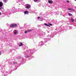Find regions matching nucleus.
<instances>
[{
	"mask_svg": "<svg viewBox=\"0 0 76 76\" xmlns=\"http://www.w3.org/2000/svg\"><path fill=\"white\" fill-rule=\"evenodd\" d=\"M39 18H40V19H41L40 17H37V19H39Z\"/></svg>",
	"mask_w": 76,
	"mask_h": 76,
	"instance_id": "nucleus-18",
	"label": "nucleus"
},
{
	"mask_svg": "<svg viewBox=\"0 0 76 76\" xmlns=\"http://www.w3.org/2000/svg\"><path fill=\"white\" fill-rule=\"evenodd\" d=\"M66 2H67V3H70V1H66Z\"/></svg>",
	"mask_w": 76,
	"mask_h": 76,
	"instance_id": "nucleus-17",
	"label": "nucleus"
},
{
	"mask_svg": "<svg viewBox=\"0 0 76 76\" xmlns=\"http://www.w3.org/2000/svg\"><path fill=\"white\" fill-rule=\"evenodd\" d=\"M28 57H29V56L27 57V58H28Z\"/></svg>",
	"mask_w": 76,
	"mask_h": 76,
	"instance_id": "nucleus-23",
	"label": "nucleus"
},
{
	"mask_svg": "<svg viewBox=\"0 0 76 76\" xmlns=\"http://www.w3.org/2000/svg\"><path fill=\"white\" fill-rule=\"evenodd\" d=\"M3 1L5 2V3H6V0H4Z\"/></svg>",
	"mask_w": 76,
	"mask_h": 76,
	"instance_id": "nucleus-16",
	"label": "nucleus"
},
{
	"mask_svg": "<svg viewBox=\"0 0 76 76\" xmlns=\"http://www.w3.org/2000/svg\"><path fill=\"white\" fill-rule=\"evenodd\" d=\"M48 24L50 26H53V24H52L49 23Z\"/></svg>",
	"mask_w": 76,
	"mask_h": 76,
	"instance_id": "nucleus-14",
	"label": "nucleus"
},
{
	"mask_svg": "<svg viewBox=\"0 0 76 76\" xmlns=\"http://www.w3.org/2000/svg\"><path fill=\"white\" fill-rule=\"evenodd\" d=\"M3 5V3L1 2H0V7H2Z\"/></svg>",
	"mask_w": 76,
	"mask_h": 76,
	"instance_id": "nucleus-4",
	"label": "nucleus"
},
{
	"mask_svg": "<svg viewBox=\"0 0 76 76\" xmlns=\"http://www.w3.org/2000/svg\"><path fill=\"white\" fill-rule=\"evenodd\" d=\"M71 20L72 22H73L74 21H75V20H74L73 19V18H72L71 19Z\"/></svg>",
	"mask_w": 76,
	"mask_h": 76,
	"instance_id": "nucleus-8",
	"label": "nucleus"
},
{
	"mask_svg": "<svg viewBox=\"0 0 76 76\" xmlns=\"http://www.w3.org/2000/svg\"><path fill=\"white\" fill-rule=\"evenodd\" d=\"M48 2L50 4H52V3H53V1H52L49 0L48 1Z\"/></svg>",
	"mask_w": 76,
	"mask_h": 76,
	"instance_id": "nucleus-3",
	"label": "nucleus"
},
{
	"mask_svg": "<svg viewBox=\"0 0 76 76\" xmlns=\"http://www.w3.org/2000/svg\"><path fill=\"white\" fill-rule=\"evenodd\" d=\"M14 33L15 35H16L17 34V30H15L14 31Z\"/></svg>",
	"mask_w": 76,
	"mask_h": 76,
	"instance_id": "nucleus-6",
	"label": "nucleus"
},
{
	"mask_svg": "<svg viewBox=\"0 0 76 76\" xmlns=\"http://www.w3.org/2000/svg\"><path fill=\"white\" fill-rule=\"evenodd\" d=\"M39 0H34V1L35 2H37V1H38Z\"/></svg>",
	"mask_w": 76,
	"mask_h": 76,
	"instance_id": "nucleus-15",
	"label": "nucleus"
},
{
	"mask_svg": "<svg viewBox=\"0 0 76 76\" xmlns=\"http://www.w3.org/2000/svg\"><path fill=\"white\" fill-rule=\"evenodd\" d=\"M13 64H17V62H16L14 61L13 62Z\"/></svg>",
	"mask_w": 76,
	"mask_h": 76,
	"instance_id": "nucleus-13",
	"label": "nucleus"
},
{
	"mask_svg": "<svg viewBox=\"0 0 76 76\" xmlns=\"http://www.w3.org/2000/svg\"><path fill=\"white\" fill-rule=\"evenodd\" d=\"M1 15V12H0V15Z\"/></svg>",
	"mask_w": 76,
	"mask_h": 76,
	"instance_id": "nucleus-22",
	"label": "nucleus"
},
{
	"mask_svg": "<svg viewBox=\"0 0 76 76\" xmlns=\"http://www.w3.org/2000/svg\"><path fill=\"white\" fill-rule=\"evenodd\" d=\"M68 10H73V9L71 8H69L68 9Z\"/></svg>",
	"mask_w": 76,
	"mask_h": 76,
	"instance_id": "nucleus-11",
	"label": "nucleus"
},
{
	"mask_svg": "<svg viewBox=\"0 0 76 76\" xmlns=\"http://www.w3.org/2000/svg\"><path fill=\"white\" fill-rule=\"evenodd\" d=\"M24 13L25 14H29V12L27 11H24Z\"/></svg>",
	"mask_w": 76,
	"mask_h": 76,
	"instance_id": "nucleus-5",
	"label": "nucleus"
},
{
	"mask_svg": "<svg viewBox=\"0 0 76 76\" xmlns=\"http://www.w3.org/2000/svg\"><path fill=\"white\" fill-rule=\"evenodd\" d=\"M68 15L69 16H72V14H71L70 13H69L68 14Z\"/></svg>",
	"mask_w": 76,
	"mask_h": 76,
	"instance_id": "nucleus-12",
	"label": "nucleus"
},
{
	"mask_svg": "<svg viewBox=\"0 0 76 76\" xmlns=\"http://www.w3.org/2000/svg\"><path fill=\"white\" fill-rule=\"evenodd\" d=\"M75 1H76V0H75Z\"/></svg>",
	"mask_w": 76,
	"mask_h": 76,
	"instance_id": "nucleus-24",
	"label": "nucleus"
},
{
	"mask_svg": "<svg viewBox=\"0 0 76 76\" xmlns=\"http://www.w3.org/2000/svg\"><path fill=\"white\" fill-rule=\"evenodd\" d=\"M3 8L2 7L0 8V9H2Z\"/></svg>",
	"mask_w": 76,
	"mask_h": 76,
	"instance_id": "nucleus-21",
	"label": "nucleus"
},
{
	"mask_svg": "<svg viewBox=\"0 0 76 76\" xmlns=\"http://www.w3.org/2000/svg\"><path fill=\"white\" fill-rule=\"evenodd\" d=\"M10 27L11 28H16L17 27V24L15 23H13L11 24Z\"/></svg>",
	"mask_w": 76,
	"mask_h": 76,
	"instance_id": "nucleus-1",
	"label": "nucleus"
},
{
	"mask_svg": "<svg viewBox=\"0 0 76 76\" xmlns=\"http://www.w3.org/2000/svg\"><path fill=\"white\" fill-rule=\"evenodd\" d=\"M27 32H27V31H25V33H27Z\"/></svg>",
	"mask_w": 76,
	"mask_h": 76,
	"instance_id": "nucleus-19",
	"label": "nucleus"
},
{
	"mask_svg": "<svg viewBox=\"0 0 76 76\" xmlns=\"http://www.w3.org/2000/svg\"><path fill=\"white\" fill-rule=\"evenodd\" d=\"M31 7V5L29 4H27L26 5V9H29V8Z\"/></svg>",
	"mask_w": 76,
	"mask_h": 76,
	"instance_id": "nucleus-2",
	"label": "nucleus"
},
{
	"mask_svg": "<svg viewBox=\"0 0 76 76\" xmlns=\"http://www.w3.org/2000/svg\"><path fill=\"white\" fill-rule=\"evenodd\" d=\"M45 26H48L49 27H50V26L49 25H48V24H47L46 23H45Z\"/></svg>",
	"mask_w": 76,
	"mask_h": 76,
	"instance_id": "nucleus-10",
	"label": "nucleus"
},
{
	"mask_svg": "<svg viewBox=\"0 0 76 76\" xmlns=\"http://www.w3.org/2000/svg\"><path fill=\"white\" fill-rule=\"evenodd\" d=\"M23 45V44H22V43L21 42H20L19 43V46H20V47H21V46H22Z\"/></svg>",
	"mask_w": 76,
	"mask_h": 76,
	"instance_id": "nucleus-9",
	"label": "nucleus"
},
{
	"mask_svg": "<svg viewBox=\"0 0 76 76\" xmlns=\"http://www.w3.org/2000/svg\"><path fill=\"white\" fill-rule=\"evenodd\" d=\"M1 51H0V56H1Z\"/></svg>",
	"mask_w": 76,
	"mask_h": 76,
	"instance_id": "nucleus-20",
	"label": "nucleus"
},
{
	"mask_svg": "<svg viewBox=\"0 0 76 76\" xmlns=\"http://www.w3.org/2000/svg\"><path fill=\"white\" fill-rule=\"evenodd\" d=\"M31 31H32V30L31 29H28L27 31V32H31Z\"/></svg>",
	"mask_w": 76,
	"mask_h": 76,
	"instance_id": "nucleus-7",
	"label": "nucleus"
}]
</instances>
